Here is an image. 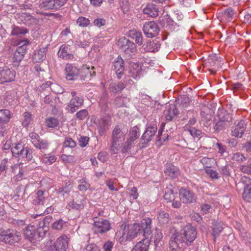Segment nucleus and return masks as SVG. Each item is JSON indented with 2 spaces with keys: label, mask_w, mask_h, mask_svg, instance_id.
<instances>
[{
  "label": "nucleus",
  "mask_w": 251,
  "mask_h": 251,
  "mask_svg": "<svg viewBox=\"0 0 251 251\" xmlns=\"http://www.w3.org/2000/svg\"><path fill=\"white\" fill-rule=\"evenodd\" d=\"M182 232L179 233L174 231L172 235L170 245L173 249L177 247L178 242L185 243L188 244L192 243L196 238L197 234L196 228L192 226L189 225L184 227Z\"/></svg>",
  "instance_id": "nucleus-1"
},
{
  "label": "nucleus",
  "mask_w": 251,
  "mask_h": 251,
  "mask_svg": "<svg viewBox=\"0 0 251 251\" xmlns=\"http://www.w3.org/2000/svg\"><path fill=\"white\" fill-rule=\"evenodd\" d=\"M127 132V130L124 129L122 125H118L115 126L112 132L111 145L110 149L111 153L116 154L119 152Z\"/></svg>",
  "instance_id": "nucleus-2"
},
{
  "label": "nucleus",
  "mask_w": 251,
  "mask_h": 251,
  "mask_svg": "<svg viewBox=\"0 0 251 251\" xmlns=\"http://www.w3.org/2000/svg\"><path fill=\"white\" fill-rule=\"evenodd\" d=\"M117 45L120 49L124 52V56L125 59H130L132 56L136 52L137 49L135 44L125 37L119 39Z\"/></svg>",
  "instance_id": "nucleus-3"
},
{
  "label": "nucleus",
  "mask_w": 251,
  "mask_h": 251,
  "mask_svg": "<svg viewBox=\"0 0 251 251\" xmlns=\"http://www.w3.org/2000/svg\"><path fill=\"white\" fill-rule=\"evenodd\" d=\"M24 233L25 237L34 245L40 242L46 235L43 228L38 227L36 229L33 226H27Z\"/></svg>",
  "instance_id": "nucleus-4"
},
{
  "label": "nucleus",
  "mask_w": 251,
  "mask_h": 251,
  "mask_svg": "<svg viewBox=\"0 0 251 251\" xmlns=\"http://www.w3.org/2000/svg\"><path fill=\"white\" fill-rule=\"evenodd\" d=\"M141 226L139 224H134L128 226L127 231H125L122 236L119 239V241L122 244L124 241H130L137 237L141 233Z\"/></svg>",
  "instance_id": "nucleus-5"
},
{
  "label": "nucleus",
  "mask_w": 251,
  "mask_h": 251,
  "mask_svg": "<svg viewBox=\"0 0 251 251\" xmlns=\"http://www.w3.org/2000/svg\"><path fill=\"white\" fill-rule=\"evenodd\" d=\"M52 200L51 197L49 196V193L41 190H38L34 195L32 203L34 205H50V201Z\"/></svg>",
  "instance_id": "nucleus-6"
},
{
  "label": "nucleus",
  "mask_w": 251,
  "mask_h": 251,
  "mask_svg": "<svg viewBox=\"0 0 251 251\" xmlns=\"http://www.w3.org/2000/svg\"><path fill=\"white\" fill-rule=\"evenodd\" d=\"M143 31L147 37L153 38L158 35L159 28L155 22H146L143 25Z\"/></svg>",
  "instance_id": "nucleus-7"
},
{
  "label": "nucleus",
  "mask_w": 251,
  "mask_h": 251,
  "mask_svg": "<svg viewBox=\"0 0 251 251\" xmlns=\"http://www.w3.org/2000/svg\"><path fill=\"white\" fill-rule=\"evenodd\" d=\"M94 229L96 233H104L109 231L111 228L110 224L108 221L103 219H94Z\"/></svg>",
  "instance_id": "nucleus-8"
},
{
  "label": "nucleus",
  "mask_w": 251,
  "mask_h": 251,
  "mask_svg": "<svg viewBox=\"0 0 251 251\" xmlns=\"http://www.w3.org/2000/svg\"><path fill=\"white\" fill-rule=\"evenodd\" d=\"M29 44V41L26 39L21 41L18 43V48L14 54L13 62L19 63L23 58L27 49V46Z\"/></svg>",
  "instance_id": "nucleus-9"
},
{
  "label": "nucleus",
  "mask_w": 251,
  "mask_h": 251,
  "mask_svg": "<svg viewBox=\"0 0 251 251\" xmlns=\"http://www.w3.org/2000/svg\"><path fill=\"white\" fill-rule=\"evenodd\" d=\"M21 239L20 232L16 230H7L5 234L1 237L0 241L10 245L18 243Z\"/></svg>",
  "instance_id": "nucleus-10"
},
{
  "label": "nucleus",
  "mask_w": 251,
  "mask_h": 251,
  "mask_svg": "<svg viewBox=\"0 0 251 251\" xmlns=\"http://www.w3.org/2000/svg\"><path fill=\"white\" fill-rule=\"evenodd\" d=\"M157 129V126L154 124H151L148 126L140 139V142L143 144L142 146H140L141 148L145 147L144 144H147L152 140L156 133Z\"/></svg>",
  "instance_id": "nucleus-11"
},
{
  "label": "nucleus",
  "mask_w": 251,
  "mask_h": 251,
  "mask_svg": "<svg viewBox=\"0 0 251 251\" xmlns=\"http://www.w3.org/2000/svg\"><path fill=\"white\" fill-rule=\"evenodd\" d=\"M11 152L14 156L16 157H26L30 159V154L28 155L29 150L27 147L21 143L16 144L11 148Z\"/></svg>",
  "instance_id": "nucleus-12"
},
{
  "label": "nucleus",
  "mask_w": 251,
  "mask_h": 251,
  "mask_svg": "<svg viewBox=\"0 0 251 251\" xmlns=\"http://www.w3.org/2000/svg\"><path fill=\"white\" fill-rule=\"evenodd\" d=\"M70 238L66 235L60 236L54 244V248L57 251H66L68 248Z\"/></svg>",
  "instance_id": "nucleus-13"
},
{
  "label": "nucleus",
  "mask_w": 251,
  "mask_h": 251,
  "mask_svg": "<svg viewBox=\"0 0 251 251\" xmlns=\"http://www.w3.org/2000/svg\"><path fill=\"white\" fill-rule=\"evenodd\" d=\"M179 199L184 203H191L196 201V197L192 191L183 189L180 191Z\"/></svg>",
  "instance_id": "nucleus-14"
},
{
  "label": "nucleus",
  "mask_w": 251,
  "mask_h": 251,
  "mask_svg": "<svg viewBox=\"0 0 251 251\" xmlns=\"http://www.w3.org/2000/svg\"><path fill=\"white\" fill-rule=\"evenodd\" d=\"M66 78L69 80H73L77 78L79 73V70L72 64H67L65 69Z\"/></svg>",
  "instance_id": "nucleus-15"
},
{
  "label": "nucleus",
  "mask_w": 251,
  "mask_h": 251,
  "mask_svg": "<svg viewBox=\"0 0 251 251\" xmlns=\"http://www.w3.org/2000/svg\"><path fill=\"white\" fill-rule=\"evenodd\" d=\"M84 100L82 97H75L73 98L68 106L69 108V111L71 113H74L78 108L81 107L83 103Z\"/></svg>",
  "instance_id": "nucleus-16"
},
{
  "label": "nucleus",
  "mask_w": 251,
  "mask_h": 251,
  "mask_svg": "<svg viewBox=\"0 0 251 251\" xmlns=\"http://www.w3.org/2000/svg\"><path fill=\"white\" fill-rule=\"evenodd\" d=\"M245 123L244 121H240L234 127H232L231 135L235 137L241 138L244 133L246 129Z\"/></svg>",
  "instance_id": "nucleus-17"
},
{
  "label": "nucleus",
  "mask_w": 251,
  "mask_h": 251,
  "mask_svg": "<svg viewBox=\"0 0 251 251\" xmlns=\"http://www.w3.org/2000/svg\"><path fill=\"white\" fill-rule=\"evenodd\" d=\"M15 76V72L7 68L0 72V80L2 83L13 81Z\"/></svg>",
  "instance_id": "nucleus-18"
},
{
  "label": "nucleus",
  "mask_w": 251,
  "mask_h": 251,
  "mask_svg": "<svg viewBox=\"0 0 251 251\" xmlns=\"http://www.w3.org/2000/svg\"><path fill=\"white\" fill-rule=\"evenodd\" d=\"M164 113L166 120L171 121L175 116L178 114V111L175 104H169L166 107Z\"/></svg>",
  "instance_id": "nucleus-19"
},
{
  "label": "nucleus",
  "mask_w": 251,
  "mask_h": 251,
  "mask_svg": "<svg viewBox=\"0 0 251 251\" xmlns=\"http://www.w3.org/2000/svg\"><path fill=\"white\" fill-rule=\"evenodd\" d=\"M160 48V45L153 41H148L145 43L141 47L142 51L145 52H156Z\"/></svg>",
  "instance_id": "nucleus-20"
},
{
  "label": "nucleus",
  "mask_w": 251,
  "mask_h": 251,
  "mask_svg": "<svg viewBox=\"0 0 251 251\" xmlns=\"http://www.w3.org/2000/svg\"><path fill=\"white\" fill-rule=\"evenodd\" d=\"M164 172L165 174L172 178L177 177L180 175L178 168L172 163L166 164Z\"/></svg>",
  "instance_id": "nucleus-21"
},
{
  "label": "nucleus",
  "mask_w": 251,
  "mask_h": 251,
  "mask_svg": "<svg viewBox=\"0 0 251 251\" xmlns=\"http://www.w3.org/2000/svg\"><path fill=\"white\" fill-rule=\"evenodd\" d=\"M150 240L149 237H145L142 241L138 242L133 249V251H148Z\"/></svg>",
  "instance_id": "nucleus-22"
},
{
  "label": "nucleus",
  "mask_w": 251,
  "mask_h": 251,
  "mask_svg": "<svg viewBox=\"0 0 251 251\" xmlns=\"http://www.w3.org/2000/svg\"><path fill=\"white\" fill-rule=\"evenodd\" d=\"M143 13L151 17H156L158 15L159 10L156 5L150 3L143 9Z\"/></svg>",
  "instance_id": "nucleus-23"
},
{
  "label": "nucleus",
  "mask_w": 251,
  "mask_h": 251,
  "mask_svg": "<svg viewBox=\"0 0 251 251\" xmlns=\"http://www.w3.org/2000/svg\"><path fill=\"white\" fill-rule=\"evenodd\" d=\"M151 220L149 218H144L141 223V228L143 229L144 237H150L151 231Z\"/></svg>",
  "instance_id": "nucleus-24"
},
{
  "label": "nucleus",
  "mask_w": 251,
  "mask_h": 251,
  "mask_svg": "<svg viewBox=\"0 0 251 251\" xmlns=\"http://www.w3.org/2000/svg\"><path fill=\"white\" fill-rule=\"evenodd\" d=\"M68 49L69 46L68 45H62L60 47V49L58 52V55L59 57L64 60H72L74 58V55L68 52Z\"/></svg>",
  "instance_id": "nucleus-25"
},
{
  "label": "nucleus",
  "mask_w": 251,
  "mask_h": 251,
  "mask_svg": "<svg viewBox=\"0 0 251 251\" xmlns=\"http://www.w3.org/2000/svg\"><path fill=\"white\" fill-rule=\"evenodd\" d=\"M84 201V198L82 195L77 194L73 199L70 206L76 209H82L84 207L83 202Z\"/></svg>",
  "instance_id": "nucleus-26"
},
{
  "label": "nucleus",
  "mask_w": 251,
  "mask_h": 251,
  "mask_svg": "<svg viewBox=\"0 0 251 251\" xmlns=\"http://www.w3.org/2000/svg\"><path fill=\"white\" fill-rule=\"evenodd\" d=\"M47 49L42 48L38 50L37 52L35 53L33 57L34 63H41L46 58V52Z\"/></svg>",
  "instance_id": "nucleus-27"
},
{
  "label": "nucleus",
  "mask_w": 251,
  "mask_h": 251,
  "mask_svg": "<svg viewBox=\"0 0 251 251\" xmlns=\"http://www.w3.org/2000/svg\"><path fill=\"white\" fill-rule=\"evenodd\" d=\"M135 138L127 136L126 141L124 143L121 150V152L122 153H126L132 147H134L135 142L137 140Z\"/></svg>",
  "instance_id": "nucleus-28"
},
{
  "label": "nucleus",
  "mask_w": 251,
  "mask_h": 251,
  "mask_svg": "<svg viewBox=\"0 0 251 251\" xmlns=\"http://www.w3.org/2000/svg\"><path fill=\"white\" fill-rule=\"evenodd\" d=\"M201 116L202 121H206L207 123L210 122L212 117L211 110L208 107L203 106L201 109Z\"/></svg>",
  "instance_id": "nucleus-29"
},
{
  "label": "nucleus",
  "mask_w": 251,
  "mask_h": 251,
  "mask_svg": "<svg viewBox=\"0 0 251 251\" xmlns=\"http://www.w3.org/2000/svg\"><path fill=\"white\" fill-rule=\"evenodd\" d=\"M128 36L131 38L135 39L136 43L139 45L143 43V36L140 31L136 30H130L128 32Z\"/></svg>",
  "instance_id": "nucleus-30"
},
{
  "label": "nucleus",
  "mask_w": 251,
  "mask_h": 251,
  "mask_svg": "<svg viewBox=\"0 0 251 251\" xmlns=\"http://www.w3.org/2000/svg\"><path fill=\"white\" fill-rule=\"evenodd\" d=\"M11 118V112L9 110H0V124H5L8 123Z\"/></svg>",
  "instance_id": "nucleus-31"
},
{
  "label": "nucleus",
  "mask_w": 251,
  "mask_h": 251,
  "mask_svg": "<svg viewBox=\"0 0 251 251\" xmlns=\"http://www.w3.org/2000/svg\"><path fill=\"white\" fill-rule=\"evenodd\" d=\"M110 126V123L108 120L103 119H101L98 126V129L100 134L103 135L105 131L108 130Z\"/></svg>",
  "instance_id": "nucleus-32"
},
{
  "label": "nucleus",
  "mask_w": 251,
  "mask_h": 251,
  "mask_svg": "<svg viewBox=\"0 0 251 251\" xmlns=\"http://www.w3.org/2000/svg\"><path fill=\"white\" fill-rule=\"evenodd\" d=\"M52 218L51 216L46 217L43 221L39 224V228H42L46 234L48 230V227L50 223L52 221Z\"/></svg>",
  "instance_id": "nucleus-33"
},
{
  "label": "nucleus",
  "mask_w": 251,
  "mask_h": 251,
  "mask_svg": "<svg viewBox=\"0 0 251 251\" xmlns=\"http://www.w3.org/2000/svg\"><path fill=\"white\" fill-rule=\"evenodd\" d=\"M158 219L159 223L162 225H167L170 221L169 214L164 211H161L158 213Z\"/></svg>",
  "instance_id": "nucleus-34"
},
{
  "label": "nucleus",
  "mask_w": 251,
  "mask_h": 251,
  "mask_svg": "<svg viewBox=\"0 0 251 251\" xmlns=\"http://www.w3.org/2000/svg\"><path fill=\"white\" fill-rule=\"evenodd\" d=\"M28 31L26 28L21 27L17 26H14L11 34L16 36H20L25 34Z\"/></svg>",
  "instance_id": "nucleus-35"
},
{
  "label": "nucleus",
  "mask_w": 251,
  "mask_h": 251,
  "mask_svg": "<svg viewBox=\"0 0 251 251\" xmlns=\"http://www.w3.org/2000/svg\"><path fill=\"white\" fill-rule=\"evenodd\" d=\"M176 196H177V193H174L172 189H167L163 197L167 202H171L172 201H174L175 197Z\"/></svg>",
  "instance_id": "nucleus-36"
},
{
  "label": "nucleus",
  "mask_w": 251,
  "mask_h": 251,
  "mask_svg": "<svg viewBox=\"0 0 251 251\" xmlns=\"http://www.w3.org/2000/svg\"><path fill=\"white\" fill-rule=\"evenodd\" d=\"M218 117L219 119H220L227 124L232 121L231 116L225 111L219 112Z\"/></svg>",
  "instance_id": "nucleus-37"
},
{
  "label": "nucleus",
  "mask_w": 251,
  "mask_h": 251,
  "mask_svg": "<svg viewBox=\"0 0 251 251\" xmlns=\"http://www.w3.org/2000/svg\"><path fill=\"white\" fill-rule=\"evenodd\" d=\"M24 119L22 122L23 126H27L32 121L33 117L32 114L28 112H25L23 114Z\"/></svg>",
  "instance_id": "nucleus-38"
},
{
  "label": "nucleus",
  "mask_w": 251,
  "mask_h": 251,
  "mask_svg": "<svg viewBox=\"0 0 251 251\" xmlns=\"http://www.w3.org/2000/svg\"><path fill=\"white\" fill-rule=\"evenodd\" d=\"M56 157L55 155H51L50 154H45L41 158L42 162L49 165L55 162Z\"/></svg>",
  "instance_id": "nucleus-39"
},
{
  "label": "nucleus",
  "mask_w": 251,
  "mask_h": 251,
  "mask_svg": "<svg viewBox=\"0 0 251 251\" xmlns=\"http://www.w3.org/2000/svg\"><path fill=\"white\" fill-rule=\"evenodd\" d=\"M40 6L45 10L54 9V3L53 0H44L40 4Z\"/></svg>",
  "instance_id": "nucleus-40"
},
{
  "label": "nucleus",
  "mask_w": 251,
  "mask_h": 251,
  "mask_svg": "<svg viewBox=\"0 0 251 251\" xmlns=\"http://www.w3.org/2000/svg\"><path fill=\"white\" fill-rule=\"evenodd\" d=\"M125 88V85L122 83H113L110 85V89L111 92L116 93L121 91Z\"/></svg>",
  "instance_id": "nucleus-41"
},
{
  "label": "nucleus",
  "mask_w": 251,
  "mask_h": 251,
  "mask_svg": "<svg viewBox=\"0 0 251 251\" xmlns=\"http://www.w3.org/2000/svg\"><path fill=\"white\" fill-rule=\"evenodd\" d=\"M234 14V11L231 8H227L224 10L222 13L223 19H225L226 20H230L231 19Z\"/></svg>",
  "instance_id": "nucleus-42"
},
{
  "label": "nucleus",
  "mask_w": 251,
  "mask_h": 251,
  "mask_svg": "<svg viewBox=\"0 0 251 251\" xmlns=\"http://www.w3.org/2000/svg\"><path fill=\"white\" fill-rule=\"evenodd\" d=\"M33 145L37 149L45 150L48 148V143L45 140L39 139L37 141H34V144Z\"/></svg>",
  "instance_id": "nucleus-43"
},
{
  "label": "nucleus",
  "mask_w": 251,
  "mask_h": 251,
  "mask_svg": "<svg viewBox=\"0 0 251 251\" xmlns=\"http://www.w3.org/2000/svg\"><path fill=\"white\" fill-rule=\"evenodd\" d=\"M140 135L139 128L137 126H134L129 130L128 136L131 137L135 138L137 139Z\"/></svg>",
  "instance_id": "nucleus-44"
},
{
  "label": "nucleus",
  "mask_w": 251,
  "mask_h": 251,
  "mask_svg": "<svg viewBox=\"0 0 251 251\" xmlns=\"http://www.w3.org/2000/svg\"><path fill=\"white\" fill-rule=\"evenodd\" d=\"M243 198L246 201H251V185L245 187L243 193Z\"/></svg>",
  "instance_id": "nucleus-45"
},
{
  "label": "nucleus",
  "mask_w": 251,
  "mask_h": 251,
  "mask_svg": "<svg viewBox=\"0 0 251 251\" xmlns=\"http://www.w3.org/2000/svg\"><path fill=\"white\" fill-rule=\"evenodd\" d=\"M66 222L62 219L56 220L51 225V228L54 230H61L63 228V226L65 225Z\"/></svg>",
  "instance_id": "nucleus-46"
},
{
  "label": "nucleus",
  "mask_w": 251,
  "mask_h": 251,
  "mask_svg": "<svg viewBox=\"0 0 251 251\" xmlns=\"http://www.w3.org/2000/svg\"><path fill=\"white\" fill-rule=\"evenodd\" d=\"M46 125L49 127L54 128L58 125V121L57 119L50 117L46 119Z\"/></svg>",
  "instance_id": "nucleus-47"
},
{
  "label": "nucleus",
  "mask_w": 251,
  "mask_h": 251,
  "mask_svg": "<svg viewBox=\"0 0 251 251\" xmlns=\"http://www.w3.org/2000/svg\"><path fill=\"white\" fill-rule=\"evenodd\" d=\"M201 162L206 169H209L214 163V160L212 158L204 157L201 160Z\"/></svg>",
  "instance_id": "nucleus-48"
},
{
  "label": "nucleus",
  "mask_w": 251,
  "mask_h": 251,
  "mask_svg": "<svg viewBox=\"0 0 251 251\" xmlns=\"http://www.w3.org/2000/svg\"><path fill=\"white\" fill-rule=\"evenodd\" d=\"M223 227L220 224H215L213 226L212 235L214 237V240L215 241L216 236L218 235L223 230Z\"/></svg>",
  "instance_id": "nucleus-49"
},
{
  "label": "nucleus",
  "mask_w": 251,
  "mask_h": 251,
  "mask_svg": "<svg viewBox=\"0 0 251 251\" xmlns=\"http://www.w3.org/2000/svg\"><path fill=\"white\" fill-rule=\"evenodd\" d=\"M78 189L81 191H86L90 187L89 184L84 179L78 181Z\"/></svg>",
  "instance_id": "nucleus-50"
},
{
  "label": "nucleus",
  "mask_w": 251,
  "mask_h": 251,
  "mask_svg": "<svg viewBox=\"0 0 251 251\" xmlns=\"http://www.w3.org/2000/svg\"><path fill=\"white\" fill-rule=\"evenodd\" d=\"M163 235L160 230L156 229L155 231L154 236H151L152 240L153 239L154 244L156 246L162 239Z\"/></svg>",
  "instance_id": "nucleus-51"
},
{
  "label": "nucleus",
  "mask_w": 251,
  "mask_h": 251,
  "mask_svg": "<svg viewBox=\"0 0 251 251\" xmlns=\"http://www.w3.org/2000/svg\"><path fill=\"white\" fill-rule=\"evenodd\" d=\"M77 24L82 27L87 26L90 24V20L84 17H79L77 21Z\"/></svg>",
  "instance_id": "nucleus-52"
},
{
  "label": "nucleus",
  "mask_w": 251,
  "mask_h": 251,
  "mask_svg": "<svg viewBox=\"0 0 251 251\" xmlns=\"http://www.w3.org/2000/svg\"><path fill=\"white\" fill-rule=\"evenodd\" d=\"M228 125V124L227 123L220 120L218 119V121L216 123L214 129L216 131H219L224 128H225Z\"/></svg>",
  "instance_id": "nucleus-53"
},
{
  "label": "nucleus",
  "mask_w": 251,
  "mask_h": 251,
  "mask_svg": "<svg viewBox=\"0 0 251 251\" xmlns=\"http://www.w3.org/2000/svg\"><path fill=\"white\" fill-rule=\"evenodd\" d=\"M231 158L232 160L238 161L239 162H243L247 159L244 155L240 152H235L232 154Z\"/></svg>",
  "instance_id": "nucleus-54"
},
{
  "label": "nucleus",
  "mask_w": 251,
  "mask_h": 251,
  "mask_svg": "<svg viewBox=\"0 0 251 251\" xmlns=\"http://www.w3.org/2000/svg\"><path fill=\"white\" fill-rule=\"evenodd\" d=\"M185 128L186 129H187L190 133L192 136L194 137H199L201 134V131L199 129H197L194 127H188V126L186 125L185 126Z\"/></svg>",
  "instance_id": "nucleus-55"
},
{
  "label": "nucleus",
  "mask_w": 251,
  "mask_h": 251,
  "mask_svg": "<svg viewBox=\"0 0 251 251\" xmlns=\"http://www.w3.org/2000/svg\"><path fill=\"white\" fill-rule=\"evenodd\" d=\"M76 145V144L75 142L70 137L66 138L64 142V146L65 147H70L73 148L75 147Z\"/></svg>",
  "instance_id": "nucleus-56"
},
{
  "label": "nucleus",
  "mask_w": 251,
  "mask_h": 251,
  "mask_svg": "<svg viewBox=\"0 0 251 251\" xmlns=\"http://www.w3.org/2000/svg\"><path fill=\"white\" fill-rule=\"evenodd\" d=\"M116 69V73L119 78L121 77V76L124 74V67L122 64H116L115 65Z\"/></svg>",
  "instance_id": "nucleus-57"
},
{
  "label": "nucleus",
  "mask_w": 251,
  "mask_h": 251,
  "mask_svg": "<svg viewBox=\"0 0 251 251\" xmlns=\"http://www.w3.org/2000/svg\"><path fill=\"white\" fill-rule=\"evenodd\" d=\"M88 115V112L87 110L83 109L77 112L76 114V117L79 120H84Z\"/></svg>",
  "instance_id": "nucleus-58"
},
{
  "label": "nucleus",
  "mask_w": 251,
  "mask_h": 251,
  "mask_svg": "<svg viewBox=\"0 0 251 251\" xmlns=\"http://www.w3.org/2000/svg\"><path fill=\"white\" fill-rule=\"evenodd\" d=\"M205 173L212 179H217L219 177L218 174L216 171H214L210 168L205 169Z\"/></svg>",
  "instance_id": "nucleus-59"
},
{
  "label": "nucleus",
  "mask_w": 251,
  "mask_h": 251,
  "mask_svg": "<svg viewBox=\"0 0 251 251\" xmlns=\"http://www.w3.org/2000/svg\"><path fill=\"white\" fill-rule=\"evenodd\" d=\"M211 65V64H210ZM220 64H213L212 65H210V67L208 68L207 70L210 72L211 74H215L217 71H218L219 69H223L222 66H220ZM224 69H225L224 68Z\"/></svg>",
  "instance_id": "nucleus-60"
},
{
  "label": "nucleus",
  "mask_w": 251,
  "mask_h": 251,
  "mask_svg": "<svg viewBox=\"0 0 251 251\" xmlns=\"http://www.w3.org/2000/svg\"><path fill=\"white\" fill-rule=\"evenodd\" d=\"M83 251H100V249L96 245L90 244L86 246Z\"/></svg>",
  "instance_id": "nucleus-61"
},
{
  "label": "nucleus",
  "mask_w": 251,
  "mask_h": 251,
  "mask_svg": "<svg viewBox=\"0 0 251 251\" xmlns=\"http://www.w3.org/2000/svg\"><path fill=\"white\" fill-rule=\"evenodd\" d=\"M71 191V189L68 186L65 187H60L58 190V193L61 194L63 196H65V194H68Z\"/></svg>",
  "instance_id": "nucleus-62"
},
{
  "label": "nucleus",
  "mask_w": 251,
  "mask_h": 251,
  "mask_svg": "<svg viewBox=\"0 0 251 251\" xmlns=\"http://www.w3.org/2000/svg\"><path fill=\"white\" fill-rule=\"evenodd\" d=\"M89 42L86 40H83V41L80 40L76 41L75 43V45L76 46L83 48H85L87 47H88L89 46Z\"/></svg>",
  "instance_id": "nucleus-63"
},
{
  "label": "nucleus",
  "mask_w": 251,
  "mask_h": 251,
  "mask_svg": "<svg viewBox=\"0 0 251 251\" xmlns=\"http://www.w3.org/2000/svg\"><path fill=\"white\" fill-rule=\"evenodd\" d=\"M89 138L86 136H81L79 139V144L81 147H85L88 143Z\"/></svg>",
  "instance_id": "nucleus-64"
}]
</instances>
